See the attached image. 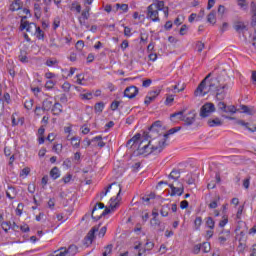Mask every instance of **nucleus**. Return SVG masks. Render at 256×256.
Instances as JSON below:
<instances>
[{
    "label": "nucleus",
    "instance_id": "30",
    "mask_svg": "<svg viewBox=\"0 0 256 256\" xmlns=\"http://www.w3.org/2000/svg\"><path fill=\"white\" fill-rule=\"evenodd\" d=\"M206 227L211 230L215 229V220H213V217L206 218Z\"/></svg>",
    "mask_w": 256,
    "mask_h": 256
},
{
    "label": "nucleus",
    "instance_id": "59",
    "mask_svg": "<svg viewBox=\"0 0 256 256\" xmlns=\"http://www.w3.org/2000/svg\"><path fill=\"white\" fill-rule=\"evenodd\" d=\"M196 47L198 49V53H201V51L205 49V44L203 42H197Z\"/></svg>",
    "mask_w": 256,
    "mask_h": 256
},
{
    "label": "nucleus",
    "instance_id": "36",
    "mask_svg": "<svg viewBox=\"0 0 256 256\" xmlns=\"http://www.w3.org/2000/svg\"><path fill=\"white\" fill-rule=\"evenodd\" d=\"M169 209H171L169 205L162 206V209L160 210V215H162V217H167L169 215Z\"/></svg>",
    "mask_w": 256,
    "mask_h": 256
},
{
    "label": "nucleus",
    "instance_id": "55",
    "mask_svg": "<svg viewBox=\"0 0 256 256\" xmlns=\"http://www.w3.org/2000/svg\"><path fill=\"white\" fill-rule=\"evenodd\" d=\"M173 101H175V98L173 97V95H168L165 100V105H171Z\"/></svg>",
    "mask_w": 256,
    "mask_h": 256
},
{
    "label": "nucleus",
    "instance_id": "46",
    "mask_svg": "<svg viewBox=\"0 0 256 256\" xmlns=\"http://www.w3.org/2000/svg\"><path fill=\"white\" fill-rule=\"evenodd\" d=\"M52 149H53V151H55V153H57L59 155V153H61V151H63V144H54Z\"/></svg>",
    "mask_w": 256,
    "mask_h": 256
},
{
    "label": "nucleus",
    "instance_id": "38",
    "mask_svg": "<svg viewBox=\"0 0 256 256\" xmlns=\"http://www.w3.org/2000/svg\"><path fill=\"white\" fill-rule=\"evenodd\" d=\"M33 99H27L25 102H24V107L25 109H27V111H31V109H33Z\"/></svg>",
    "mask_w": 256,
    "mask_h": 256
},
{
    "label": "nucleus",
    "instance_id": "12",
    "mask_svg": "<svg viewBox=\"0 0 256 256\" xmlns=\"http://www.w3.org/2000/svg\"><path fill=\"white\" fill-rule=\"evenodd\" d=\"M137 95H139L137 86H129L124 90V97H128V99H135Z\"/></svg>",
    "mask_w": 256,
    "mask_h": 256
},
{
    "label": "nucleus",
    "instance_id": "61",
    "mask_svg": "<svg viewBox=\"0 0 256 256\" xmlns=\"http://www.w3.org/2000/svg\"><path fill=\"white\" fill-rule=\"evenodd\" d=\"M180 35H187V26L183 24L179 31Z\"/></svg>",
    "mask_w": 256,
    "mask_h": 256
},
{
    "label": "nucleus",
    "instance_id": "17",
    "mask_svg": "<svg viewBox=\"0 0 256 256\" xmlns=\"http://www.w3.org/2000/svg\"><path fill=\"white\" fill-rule=\"evenodd\" d=\"M23 7V3L21 0H14L10 5V11H19Z\"/></svg>",
    "mask_w": 256,
    "mask_h": 256
},
{
    "label": "nucleus",
    "instance_id": "56",
    "mask_svg": "<svg viewBox=\"0 0 256 256\" xmlns=\"http://www.w3.org/2000/svg\"><path fill=\"white\" fill-rule=\"evenodd\" d=\"M105 233H107V227H106V226H104V227H102V228L100 229V231H99V233H98V237H100V238L105 237Z\"/></svg>",
    "mask_w": 256,
    "mask_h": 256
},
{
    "label": "nucleus",
    "instance_id": "6",
    "mask_svg": "<svg viewBox=\"0 0 256 256\" xmlns=\"http://www.w3.org/2000/svg\"><path fill=\"white\" fill-rule=\"evenodd\" d=\"M146 18L153 21V23H159L161 18H159V10L155 9V4H150L146 10Z\"/></svg>",
    "mask_w": 256,
    "mask_h": 256
},
{
    "label": "nucleus",
    "instance_id": "19",
    "mask_svg": "<svg viewBox=\"0 0 256 256\" xmlns=\"http://www.w3.org/2000/svg\"><path fill=\"white\" fill-rule=\"evenodd\" d=\"M208 125L209 127H221V125H223V121L219 118L210 119L208 120Z\"/></svg>",
    "mask_w": 256,
    "mask_h": 256
},
{
    "label": "nucleus",
    "instance_id": "7",
    "mask_svg": "<svg viewBox=\"0 0 256 256\" xmlns=\"http://www.w3.org/2000/svg\"><path fill=\"white\" fill-rule=\"evenodd\" d=\"M114 187V190L117 193L115 202L114 203H118L119 204V195H121V184H118L117 182H113L112 184H110L107 188H105V191H102L100 193V199L103 200V197L107 196V193H109V190L112 189Z\"/></svg>",
    "mask_w": 256,
    "mask_h": 256
},
{
    "label": "nucleus",
    "instance_id": "22",
    "mask_svg": "<svg viewBox=\"0 0 256 256\" xmlns=\"http://www.w3.org/2000/svg\"><path fill=\"white\" fill-rule=\"evenodd\" d=\"M50 177L55 179H59L61 177V173L59 172V168L57 166L53 167L50 171Z\"/></svg>",
    "mask_w": 256,
    "mask_h": 256
},
{
    "label": "nucleus",
    "instance_id": "63",
    "mask_svg": "<svg viewBox=\"0 0 256 256\" xmlns=\"http://www.w3.org/2000/svg\"><path fill=\"white\" fill-rule=\"evenodd\" d=\"M29 173H31V169L29 167H26V168L22 169L20 175H21V177H23V175H29Z\"/></svg>",
    "mask_w": 256,
    "mask_h": 256
},
{
    "label": "nucleus",
    "instance_id": "24",
    "mask_svg": "<svg viewBox=\"0 0 256 256\" xmlns=\"http://www.w3.org/2000/svg\"><path fill=\"white\" fill-rule=\"evenodd\" d=\"M45 65L47 67H55L56 65H59V60H57V58H48Z\"/></svg>",
    "mask_w": 256,
    "mask_h": 256
},
{
    "label": "nucleus",
    "instance_id": "47",
    "mask_svg": "<svg viewBox=\"0 0 256 256\" xmlns=\"http://www.w3.org/2000/svg\"><path fill=\"white\" fill-rule=\"evenodd\" d=\"M224 113H237V108L234 105L226 106Z\"/></svg>",
    "mask_w": 256,
    "mask_h": 256
},
{
    "label": "nucleus",
    "instance_id": "3",
    "mask_svg": "<svg viewBox=\"0 0 256 256\" xmlns=\"http://www.w3.org/2000/svg\"><path fill=\"white\" fill-rule=\"evenodd\" d=\"M225 89H227V84L219 85V79L212 78L210 79L209 84V91H216V99L217 101H223L225 99V95L227 94L225 92Z\"/></svg>",
    "mask_w": 256,
    "mask_h": 256
},
{
    "label": "nucleus",
    "instance_id": "52",
    "mask_svg": "<svg viewBox=\"0 0 256 256\" xmlns=\"http://www.w3.org/2000/svg\"><path fill=\"white\" fill-rule=\"evenodd\" d=\"M83 47H85V42H83V40H79L77 43H76V49L78 51H82L83 50Z\"/></svg>",
    "mask_w": 256,
    "mask_h": 256
},
{
    "label": "nucleus",
    "instance_id": "2",
    "mask_svg": "<svg viewBox=\"0 0 256 256\" xmlns=\"http://www.w3.org/2000/svg\"><path fill=\"white\" fill-rule=\"evenodd\" d=\"M115 201H116L115 199L111 198L110 205L109 207H106V208H105V204L101 202L96 203V205L93 207L91 212L92 219H94V221H99L101 217H105V215H109L111 211H115V209H117L118 207V203Z\"/></svg>",
    "mask_w": 256,
    "mask_h": 256
},
{
    "label": "nucleus",
    "instance_id": "13",
    "mask_svg": "<svg viewBox=\"0 0 256 256\" xmlns=\"http://www.w3.org/2000/svg\"><path fill=\"white\" fill-rule=\"evenodd\" d=\"M131 143H133L134 149H137V151H139V146L141 145V143L145 145V140L141 141V134H136L130 140H128L126 146L129 147Z\"/></svg>",
    "mask_w": 256,
    "mask_h": 256
},
{
    "label": "nucleus",
    "instance_id": "39",
    "mask_svg": "<svg viewBox=\"0 0 256 256\" xmlns=\"http://www.w3.org/2000/svg\"><path fill=\"white\" fill-rule=\"evenodd\" d=\"M201 246L203 253H209V251H211V243L204 242L203 244H201Z\"/></svg>",
    "mask_w": 256,
    "mask_h": 256
},
{
    "label": "nucleus",
    "instance_id": "64",
    "mask_svg": "<svg viewBox=\"0 0 256 256\" xmlns=\"http://www.w3.org/2000/svg\"><path fill=\"white\" fill-rule=\"evenodd\" d=\"M71 9H75V11H77L78 13H81V5H79L77 3H72Z\"/></svg>",
    "mask_w": 256,
    "mask_h": 256
},
{
    "label": "nucleus",
    "instance_id": "53",
    "mask_svg": "<svg viewBox=\"0 0 256 256\" xmlns=\"http://www.w3.org/2000/svg\"><path fill=\"white\" fill-rule=\"evenodd\" d=\"M124 35L125 37H131L133 33H131V28L129 26H124Z\"/></svg>",
    "mask_w": 256,
    "mask_h": 256
},
{
    "label": "nucleus",
    "instance_id": "54",
    "mask_svg": "<svg viewBox=\"0 0 256 256\" xmlns=\"http://www.w3.org/2000/svg\"><path fill=\"white\" fill-rule=\"evenodd\" d=\"M229 223L227 216H223V219L219 222V227H225Z\"/></svg>",
    "mask_w": 256,
    "mask_h": 256
},
{
    "label": "nucleus",
    "instance_id": "32",
    "mask_svg": "<svg viewBox=\"0 0 256 256\" xmlns=\"http://www.w3.org/2000/svg\"><path fill=\"white\" fill-rule=\"evenodd\" d=\"M207 21L208 23H212L213 25H215L217 18L215 17V11L212 10L208 16H207Z\"/></svg>",
    "mask_w": 256,
    "mask_h": 256
},
{
    "label": "nucleus",
    "instance_id": "45",
    "mask_svg": "<svg viewBox=\"0 0 256 256\" xmlns=\"http://www.w3.org/2000/svg\"><path fill=\"white\" fill-rule=\"evenodd\" d=\"M113 251V245L109 244L105 247V251L103 252V256L111 255Z\"/></svg>",
    "mask_w": 256,
    "mask_h": 256
},
{
    "label": "nucleus",
    "instance_id": "35",
    "mask_svg": "<svg viewBox=\"0 0 256 256\" xmlns=\"http://www.w3.org/2000/svg\"><path fill=\"white\" fill-rule=\"evenodd\" d=\"M96 113H103V109H105V104L103 102H98L94 106Z\"/></svg>",
    "mask_w": 256,
    "mask_h": 256
},
{
    "label": "nucleus",
    "instance_id": "51",
    "mask_svg": "<svg viewBox=\"0 0 256 256\" xmlns=\"http://www.w3.org/2000/svg\"><path fill=\"white\" fill-rule=\"evenodd\" d=\"M80 97H81V99H85V100L89 101L90 99H93V94L91 92H88L85 94H81Z\"/></svg>",
    "mask_w": 256,
    "mask_h": 256
},
{
    "label": "nucleus",
    "instance_id": "14",
    "mask_svg": "<svg viewBox=\"0 0 256 256\" xmlns=\"http://www.w3.org/2000/svg\"><path fill=\"white\" fill-rule=\"evenodd\" d=\"M20 29L21 31L26 29L27 33H35V31L37 30V24L29 23L28 21L23 22V19H22Z\"/></svg>",
    "mask_w": 256,
    "mask_h": 256
},
{
    "label": "nucleus",
    "instance_id": "42",
    "mask_svg": "<svg viewBox=\"0 0 256 256\" xmlns=\"http://www.w3.org/2000/svg\"><path fill=\"white\" fill-rule=\"evenodd\" d=\"M25 207V205L23 203H19L17 208H16V215H18V217H21V215H23V208Z\"/></svg>",
    "mask_w": 256,
    "mask_h": 256
},
{
    "label": "nucleus",
    "instance_id": "57",
    "mask_svg": "<svg viewBox=\"0 0 256 256\" xmlns=\"http://www.w3.org/2000/svg\"><path fill=\"white\" fill-rule=\"evenodd\" d=\"M46 89H53L55 87V82L53 80H48L45 84Z\"/></svg>",
    "mask_w": 256,
    "mask_h": 256
},
{
    "label": "nucleus",
    "instance_id": "16",
    "mask_svg": "<svg viewBox=\"0 0 256 256\" xmlns=\"http://www.w3.org/2000/svg\"><path fill=\"white\" fill-rule=\"evenodd\" d=\"M52 115L55 116H59L61 113H63V105H61V103L56 102L53 106H52Z\"/></svg>",
    "mask_w": 256,
    "mask_h": 256
},
{
    "label": "nucleus",
    "instance_id": "33",
    "mask_svg": "<svg viewBox=\"0 0 256 256\" xmlns=\"http://www.w3.org/2000/svg\"><path fill=\"white\" fill-rule=\"evenodd\" d=\"M168 177L169 179H173V181H177L181 177V172L179 170H173Z\"/></svg>",
    "mask_w": 256,
    "mask_h": 256
},
{
    "label": "nucleus",
    "instance_id": "21",
    "mask_svg": "<svg viewBox=\"0 0 256 256\" xmlns=\"http://www.w3.org/2000/svg\"><path fill=\"white\" fill-rule=\"evenodd\" d=\"M18 59L21 61V63H29V58H27V50H20Z\"/></svg>",
    "mask_w": 256,
    "mask_h": 256
},
{
    "label": "nucleus",
    "instance_id": "9",
    "mask_svg": "<svg viewBox=\"0 0 256 256\" xmlns=\"http://www.w3.org/2000/svg\"><path fill=\"white\" fill-rule=\"evenodd\" d=\"M169 187L171 189V193H170L171 197H175V195H178L179 197H181V195H183L185 191V187L181 182H177L176 184H169Z\"/></svg>",
    "mask_w": 256,
    "mask_h": 256
},
{
    "label": "nucleus",
    "instance_id": "48",
    "mask_svg": "<svg viewBox=\"0 0 256 256\" xmlns=\"http://www.w3.org/2000/svg\"><path fill=\"white\" fill-rule=\"evenodd\" d=\"M155 96H146L145 97V100H144V103L145 105H151V103H153V101H155Z\"/></svg>",
    "mask_w": 256,
    "mask_h": 256
},
{
    "label": "nucleus",
    "instance_id": "25",
    "mask_svg": "<svg viewBox=\"0 0 256 256\" xmlns=\"http://www.w3.org/2000/svg\"><path fill=\"white\" fill-rule=\"evenodd\" d=\"M219 201H221V196H216L213 200L212 203L208 205L209 209H217L219 205Z\"/></svg>",
    "mask_w": 256,
    "mask_h": 256
},
{
    "label": "nucleus",
    "instance_id": "10",
    "mask_svg": "<svg viewBox=\"0 0 256 256\" xmlns=\"http://www.w3.org/2000/svg\"><path fill=\"white\" fill-rule=\"evenodd\" d=\"M97 231H99V226H94L91 228L83 240V245H85V247H89V245L93 243V239H95V233H97Z\"/></svg>",
    "mask_w": 256,
    "mask_h": 256
},
{
    "label": "nucleus",
    "instance_id": "15",
    "mask_svg": "<svg viewBox=\"0 0 256 256\" xmlns=\"http://www.w3.org/2000/svg\"><path fill=\"white\" fill-rule=\"evenodd\" d=\"M151 227H154V229H158V231H165V226L161 225V220L158 218H152L150 221Z\"/></svg>",
    "mask_w": 256,
    "mask_h": 256
},
{
    "label": "nucleus",
    "instance_id": "8",
    "mask_svg": "<svg viewBox=\"0 0 256 256\" xmlns=\"http://www.w3.org/2000/svg\"><path fill=\"white\" fill-rule=\"evenodd\" d=\"M215 111V104L207 102L200 108V117H202V119H205L206 117H209L211 113H215Z\"/></svg>",
    "mask_w": 256,
    "mask_h": 256
},
{
    "label": "nucleus",
    "instance_id": "37",
    "mask_svg": "<svg viewBox=\"0 0 256 256\" xmlns=\"http://www.w3.org/2000/svg\"><path fill=\"white\" fill-rule=\"evenodd\" d=\"M6 197H8V199H15V188L9 187L6 192Z\"/></svg>",
    "mask_w": 256,
    "mask_h": 256
},
{
    "label": "nucleus",
    "instance_id": "11",
    "mask_svg": "<svg viewBox=\"0 0 256 256\" xmlns=\"http://www.w3.org/2000/svg\"><path fill=\"white\" fill-rule=\"evenodd\" d=\"M211 73H209L202 81L201 83L198 85V87L196 88V90L194 91V95L195 97H199V96H203L206 95V93H203V89H205L206 85H207V79H209V77H211Z\"/></svg>",
    "mask_w": 256,
    "mask_h": 256
},
{
    "label": "nucleus",
    "instance_id": "50",
    "mask_svg": "<svg viewBox=\"0 0 256 256\" xmlns=\"http://www.w3.org/2000/svg\"><path fill=\"white\" fill-rule=\"evenodd\" d=\"M116 7L124 11V13H127V11H129V5L127 4H116Z\"/></svg>",
    "mask_w": 256,
    "mask_h": 256
},
{
    "label": "nucleus",
    "instance_id": "26",
    "mask_svg": "<svg viewBox=\"0 0 256 256\" xmlns=\"http://www.w3.org/2000/svg\"><path fill=\"white\" fill-rule=\"evenodd\" d=\"M178 131H181V126L171 128L166 134L163 135V137L167 140L169 139V135H174V133H177Z\"/></svg>",
    "mask_w": 256,
    "mask_h": 256
},
{
    "label": "nucleus",
    "instance_id": "43",
    "mask_svg": "<svg viewBox=\"0 0 256 256\" xmlns=\"http://www.w3.org/2000/svg\"><path fill=\"white\" fill-rule=\"evenodd\" d=\"M1 227L5 233H9V229H11V222H2Z\"/></svg>",
    "mask_w": 256,
    "mask_h": 256
},
{
    "label": "nucleus",
    "instance_id": "34",
    "mask_svg": "<svg viewBox=\"0 0 256 256\" xmlns=\"http://www.w3.org/2000/svg\"><path fill=\"white\" fill-rule=\"evenodd\" d=\"M71 145H73L76 148H79L81 145V138L74 136L70 139Z\"/></svg>",
    "mask_w": 256,
    "mask_h": 256
},
{
    "label": "nucleus",
    "instance_id": "44",
    "mask_svg": "<svg viewBox=\"0 0 256 256\" xmlns=\"http://www.w3.org/2000/svg\"><path fill=\"white\" fill-rule=\"evenodd\" d=\"M218 110L221 111L222 113H225L226 109H227V104H225V102H218L217 104Z\"/></svg>",
    "mask_w": 256,
    "mask_h": 256
},
{
    "label": "nucleus",
    "instance_id": "60",
    "mask_svg": "<svg viewBox=\"0 0 256 256\" xmlns=\"http://www.w3.org/2000/svg\"><path fill=\"white\" fill-rule=\"evenodd\" d=\"M250 11H251V15H256V3L255 2H251Z\"/></svg>",
    "mask_w": 256,
    "mask_h": 256
},
{
    "label": "nucleus",
    "instance_id": "62",
    "mask_svg": "<svg viewBox=\"0 0 256 256\" xmlns=\"http://www.w3.org/2000/svg\"><path fill=\"white\" fill-rule=\"evenodd\" d=\"M73 178V176L71 175V174H68V175H66V176H64L63 178H62V181H64V183H70V181H71V179Z\"/></svg>",
    "mask_w": 256,
    "mask_h": 256
},
{
    "label": "nucleus",
    "instance_id": "58",
    "mask_svg": "<svg viewBox=\"0 0 256 256\" xmlns=\"http://www.w3.org/2000/svg\"><path fill=\"white\" fill-rule=\"evenodd\" d=\"M151 83H153V80H151V79H146V80L143 81L142 87H145V88L151 87Z\"/></svg>",
    "mask_w": 256,
    "mask_h": 256
},
{
    "label": "nucleus",
    "instance_id": "31",
    "mask_svg": "<svg viewBox=\"0 0 256 256\" xmlns=\"http://www.w3.org/2000/svg\"><path fill=\"white\" fill-rule=\"evenodd\" d=\"M34 16L36 19H41V5L34 4Z\"/></svg>",
    "mask_w": 256,
    "mask_h": 256
},
{
    "label": "nucleus",
    "instance_id": "20",
    "mask_svg": "<svg viewBox=\"0 0 256 256\" xmlns=\"http://www.w3.org/2000/svg\"><path fill=\"white\" fill-rule=\"evenodd\" d=\"M52 107H53V101H51L49 99H45L42 102V110H44V111H51Z\"/></svg>",
    "mask_w": 256,
    "mask_h": 256
},
{
    "label": "nucleus",
    "instance_id": "5",
    "mask_svg": "<svg viewBox=\"0 0 256 256\" xmlns=\"http://www.w3.org/2000/svg\"><path fill=\"white\" fill-rule=\"evenodd\" d=\"M184 111L176 112L171 114V118L179 117L180 121H184L185 125H193L195 123V117H197V113L195 110L190 111L187 115H183Z\"/></svg>",
    "mask_w": 256,
    "mask_h": 256
},
{
    "label": "nucleus",
    "instance_id": "49",
    "mask_svg": "<svg viewBox=\"0 0 256 256\" xmlns=\"http://www.w3.org/2000/svg\"><path fill=\"white\" fill-rule=\"evenodd\" d=\"M201 249V244H196L192 250V253H194V255H199V253H201Z\"/></svg>",
    "mask_w": 256,
    "mask_h": 256
},
{
    "label": "nucleus",
    "instance_id": "41",
    "mask_svg": "<svg viewBox=\"0 0 256 256\" xmlns=\"http://www.w3.org/2000/svg\"><path fill=\"white\" fill-rule=\"evenodd\" d=\"M103 137L96 136L92 139V141H98V147L103 148L105 146V142L102 141Z\"/></svg>",
    "mask_w": 256,
    "mask_h": 256
},
{
    "label": "nucleus",
    "instance_id": "28",
    "mask_svg": "<svg viewBox=\"0 0 256 256\" xmlns=\"http://www.w3.org/2000/svg\"><path fill=\"white\" fill-rule=\"evenodd\" d=\"M202 224H203V218H201V216H197L194 220V229L196 231H199Z\"/></svg>",
    "mask_w": 256,
    "mask_h": 256
},
{
    "label": "nucleus",
    "instance_id": "1",
    "mask_svg": "<svg viewBox=\"0 0 256 256\" xmlns=\"http://www.w3.org/2000/svg\"><path fill=\"white\" fill-rule=\"evenodd\" d=\"M167 147V140L162 137L150 138L147 144L140 143L138 147V155H159Z\"/></svg>",
    "mask_w": 256,
    "mask_h": 256
},
{
    "label": "nucleus",
    "instance_id": "27",
    "mask_svg": "<svg viewBox=\"0 0 256 256\" xmlns=\"http://www.w3.org/2000/svg\"><path fill=\"white\" fill-rule=\"evenodd\" d=\"M234 29H235V31H237V33H241V31H245V29H246L245 23L236 22L234 24Z\"/></svg>",
    "mask_w": 256,
    "mask_h": 256
},
{
    "label": "nucleus",
    "instance_id": "23",
    "mask_svg": "<svg viewBox=\"0 0 256 256\" xmlns=\"http://www.w3.org/2000/svg\"><path fill=\"white\" fill-rule=\"evenodd\" d=\"M240 109L242 113H246L247 115H255V108H249L246 105H241Z\"/></svg>",
    "mask_w": 256,
    "mask_h": 256
},
{
    "label": "nucleus",
    "instance_id": "29",
    "mask_svg": "<svg viewBox=\"0 0 256 256\" xmlns=\"http://www.w3.org/2000/svg\"><path fill=\"white\" fill-rule=\"evenodd\" d=\"M152 5H154L155 9L158 11H163V9H165V2L161 0H156Z\"/></svg>",
    "mask_w": 256,
    "mask_h": 256
},
{
    "label": "nucleus",
    "instance_id": "18",
    "mask_svg": "<svg viewBox=\"0 0 256 256\" xmlns=\"http://www.w3.org/2000/svg\"><path fill=\"white\" fill-rule=\"evenodd\" d=\"M78 248L75 245H71L68 247V249L64 248V252L66 253V256H73L77 255Z\"/></svg>",
    "mask_w": 256,
    "mask_h": 256
},
{
    "label": "nucleus",
    "instance_id": "4",
    "mask_svg": "<svg viewBox=\"0 0 256 256\" xmlns=\"http://www.w3.org/2000/svg\"><path fill=\"white\" fill-rule=\"evenodd\" d=\"M163 137V126H161V121H155L148 129L145 135V139Z\"/></svg>",
    "mask_w": 256,
    "mask_h": 256
},
{
    "label": "nucleus",
    "instance_id": "40",
    "mask_svg": "<svg viewBox=\"0 0 256 256\" xmlns=\"http://www.w3.org/2000/svg\"><path fill=\"white\" fill-rule=\"evenodd\" d=\"M37 37V39H43L44 38V35L45 33L43 32V30H41L40 27H37L36 26V30H35V33H34Z\"/></svg>",
    "mask_w": 256,
    "mask_h": 256
}]
</instances>
